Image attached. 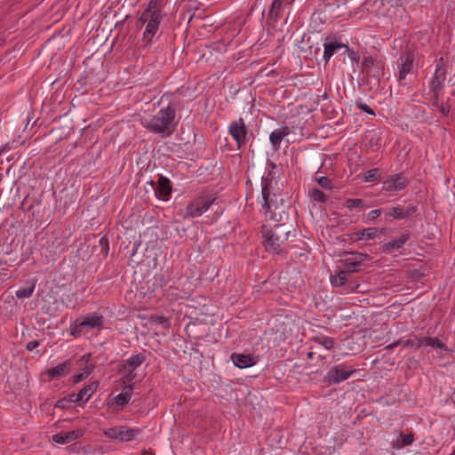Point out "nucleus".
<instances>
[{"instance_id": "f257e3e1", "label": "nucleus", "mask_w": 455, "mask_h": 455, "mask_svg": "<svg viewBox=\"0 0 455 455\" xmlns=\"http://www.w3.org/2000/svg\"><path fill=\"white\" fill-rule=\"evenodd\" d=\"M262 205L261 212L270 220L281 221L283 216H287V196L281 192L277 182L267 177L262 178Z\"/></svg>"}, {"instance_id": "f03ea898", "label": "nucleus", "mask_w": 455, "mask_h": 455, "mask_svg": "<svg viewBox=\"0 0 455 455\" xmlns=\"http://www.w3.org/2000/svg\"><path fill=\"white\" fill-rule=\"evenodd\" d=\"M175 108L169 105L160 109L151 118H143L141 124L149 132L159 134L162 138H166L171 136L175 131Z\"/></svg>"}, {"instance_id": "7ed1b4c3", "label": "nucleus", "mask_w": 455, "mask_h": 455, "mask_svg": "<svg viewBox=\"0 0 455 455\" xmlns=\"http://www.w3.org/2000/svg\"><path fill=\"white\" fill-rule=\"evenodd\" d=\"M264 245L266 251L272 254H280L284 243L291 233L290 227L285 223L277 224L274 228L263 227Z\"/></svg>"}, {"instance_id": "20e7f679", "label": "nucleus", "mask_w": 455, "mask_h": 455, "mask_svg": "<svg viewBox=\"0 0 455 455\" xmlns=\"http://www.w3.org/2000/svg\"><path fill=\"white\" fill-rule=\"evenodd\" d=\"M105 317L99 312L88 313L82 318L76 319L70 325L71 336L77 338L90 330L101 331L104 328Z\"/></svg>"}, {"instance_id": "39448f33", "label": "nucleus", "mask_w": 455, "mask_h": 455, "mask_svg": "<svg viewBox=\"0 0 455 455\" xmlns=\"http://www.w3.org/2000/svg\"><path fill=\"white\" fill-rule=\"evenodd\" d=\"M216 197L209 193L203 191L188 203L185 212L182 215L184 219H194L202 216L207 212L215 202Z\"/></svg>"}, {"instance_id": "423d86ee", "label": "nucleus", "mask_w": 455, "mask_h": 455, "mask_svg": "<svg viewBox=\"0 0 455 455\" xmlns=\"http://www.w3.org/2000/svg\"><path fill=\"white\" fill-rule=\"evenodd\" d=\"M146 361V355L143 353H139L132 355L126 360H124L119 368V371L123 373L122 382L128 384L132 382L137 378L136 370Z\"/></svg>"}, {"instance_id": "0eeeda50", "label": "nucleus", "mask_w": 455, "mask_h": 455, "mask_svg": "<svg viewBox=\"0 0 455 455\" xmlns=\"http://www.w3.org/2000/svg\"><path fill=\"white\" fill-rule=\"evenodd\" d=\"M352 273L349 270H339L336 275H331L330 281L333 287H340L341 293H349L358 289L359 284L349 279Z\"/></svg>"}, {"instance_id": "6e6552de", "label": "nucleus", "mask_w": 455, "mask_h": 455, "mask_svg": "<svg viewBox=\"0 0 455 455\" xmlns=\"http://www.w3.org/2000/svg\"><path fill=\"white\" fill-rule=\"evenodd\" d=\"M446 80V69L443 58H440L435 62V68L433 77L428 83L429 93H440L444 86Z\"/></svg>"}, {"instance_id": "1a4fd4ad", "label": "nucleus", "mask_w": 455, "mask_h": 455, "mask_svg": "<svg viewBox=\"0 0 455 455\" xmlns=\"http://www.w3.org/2000/svg\"><path fill=\"white\" fill-rule=\"evenodd\" d=\"M355 370L344 363L331 368L324 376V382L328 385L339 384L352 376Z\"/></svg>"}, {"instance_id": "9d476101", "label": "nucleus", "mask_w": 455, "mask_h": 455, "mask_svg": "<svg viewBox=\"0 0 455 455\" xmlns=\"http://www.w3.org/2000/svg\"><path fill=\"white\" fill-rule=\"evenodd\" d=\"M140 430L130 428L125 426L113 427L103 431L104 435L110 439L118 440L120 442H130L135 439Z\"/></svg>"}, {"instance_id": "9b49d317", "label": "nucleus", "mask_w": 455, "mask_h": 455, "mask_svg": "<svg viewBox=\"0 0 455 455\" xmlns=\"http://www.w3.org/2000/svg\"><path fill=\"white\" fill-rule=\"evenodd\" d=\"M409 185L407 177L400 172L387 177L382 182V190L387 192H400Z\"/></svg>"}, {"instance_id": "f8f14e48", "label": "nucleus", "mask_w": 455, "mask_h": 455, "mask_svg": "<svg viewBox=\"0 0 455 455\" xmlns=\"http://www.w3.org/2000/svg\"><path fill=\"white\" fill-rule=\"evenodd\" d=\"M228 132L236 141L238 148H241L248 140V132L243 118L232 122L228 127Z\"/></svg>"}, {"instance_id": "ddd939ff", "label": "nucleus", "mask_w": 455, "mask_h": 455, "mask_svg": "<svg viewBox=\"0 0 455 455\" xmlns=\"http://www.w3.org/2000/svg\"><path fill=\"white\" fill-rule=\"evenodd\" d=\"M164 18V13L153 12L150 15V20L148 23L146 25L145 31L143 33V40L148 44L150 43L157 33L159 29V25L161 24Z\"/></svg>"}, {"instance_id": "4468645a", "label": "nucleus", "mask_w": 455, "mask_h": 455, "mask_svg": "<svg viewBox=\"0 0 455 455\" xmlns=\"http://www.w3.org/2000/svg\"><path fill=\"white\" fill-rule=\"evenodd\" d=\"M384 62L382 60H376L372 57H365L362 63V72L367 76H373L379 77L383 74Z\"/></svg>"}, {"instance_id": "2eb2a0df", "label": "nucleus", "mask_w": 455, "mask_h": 455, "mask_svg": "<svg viewBox=\"0 0 455 455\" xmlns=\"http://www.w3.org/2000/svg\"><path fill=\"white\" fill-rule=\"evenodd\" d=\"M323 60L327 63L331 58L339 51L344 50L345 52H349V47L341 42L337 41L336 39H331L327 37L323 44Z\"/></svg>"}, {"instance_id": "dca6fc26", "label": "nucleus", "mask_w": 455, "mask_h": 455, "mask_svg": "<svg viewBox=\"0 0 455 455\" xmlns=\"http://www.w3.org/2000/svg\"><path fill=\"white\" fill-rule=\"evenodd\" d=\"M368 259L369 256L362 252H348L343 260L344 269L349 270L350 273H355L357 271V267Z\"/></svg>"}, {"instance_id": "f3484780", "label": "nucleus", "mask_w": 455, "mask_h": 455, "mask_svg": "<svg viewBox=\"0 0 455 455\" xmlns=\"http://www.w3.org/2000/svg\"><path fill=\"white\" fill-rule=\"evenodd\" d=\"M413 56L410 52L401 54L398 64V80L403 81L413 71Z\"/></svg>"}, {"instance_id": "a211bd4d", "label": "nucleus", "mask_w": 455, "mask_h": 455, "mask_svg": "<svg viewBox=\"0 0 455 455\" xmlns=\"http://www.w3.org/2000/svg\"><path fill=\"white\" fill-rule=\"evenodd\" d=\"M172 191L171 180L161 175L157 181V187L156 188V196L164 201H167Z\"/></svg>"}, {"instance_id": "6ab92c4d", "label": "nucleus", "mask_w": 455, "mask_h": 455, "mask_svg": "<svg viewBox=\"0 0 455 455\" xmlns=\"http://www.w3.org/2000/svg\"><path fill=\"white\" fill-rule=\"evenodd\" d=\"M291 132V130L289 126H282L273 131L269 135V140L272 145V148L275 150H278L280 148V144L283 138L288 136Z\"/></svg>"}, {"instance_id": "aec40b11", "label": "nucleus", "mask_w": 455, "mask_h": 455, "mask_svg": "<svg viewBox=\"0 0 455 455\" xmlns=\"http://www.w3.org/2000/svg\"><path fill=\"white\" fill-rule=\"evenodd\" d=\"M231 360L234 364L240 369L248 368L256 363L255 359L251 355L233 353L231 355Z\"/></svg>"}, {"instance_id": "412c9836", "label": "nucleus", "mask_w": 455, "mask_h": 455, "mask_svg": "<svg viewBox=\"0 0 455 455\" xmlns=\"http://www.w3.org/2000/svg\"><path fill=\"white\" fill-rule=\"evenodd\" d=\"M81 436L80 431H69L65 433H58L53 435L52 441L60 443L66 444L69 443Z\"/></svg>"}, {"instance_id": "4be33fe9", "label": "nucleus", "mask_w": 455, "mask_h": 455, "mask_svg": "<svg viewBox=\"0 0 455 455\" xmlns=\"http://www.w3.org/2000/svg\"><path fill=\"white\" fill-rule=\"evenodd\" d=\"M69 371H70V363L68 361H67V362L58 364L55 367L48 369L46 371V373L52 379H57V378H60V377L66 375L67 373L69 372Z\"/></svg>"}, {"instance_id": "5701e85b", "label": "nucleus", "mask_w": 455, "mask_h": 455, "mask_svg": "<svg viewBox=\"0 0 455 455\" xmlns=\"http://www.w3.org/2000/svg\"><path fill=\"white\" fill-rule=\"evenodd\" d=\"M399 345L403 346V347H413L414 349H419L421 347V342L420 338L418 337L414 333H411L408 337H403L399 339Z\"/></svg>"}, {"instance_id": "b1692460", "label": "nucleus", "mask_w": 455, "mask_h": 455, "mask_svg": "<svg viewBox=\"0 0 455 455\" xmlns=\"http://www.w3.org/2000/svg\"><path fill=\"white\" fill-rule=\"evenodd\" d=\"M98 387H99V384L97 382H92L89 385H86L85 387H84L77 393V396L80 397L83 403H84L96 392Z\"/></svg>"}, {"instance_id": "393cba45", "label": "nucleus", "mask_w": 455, "mask_h": 455, "mask_svg": "<svg viewBox=\"0 0 455 455\" xmlns=\"http://www.w3.org/2000/svg\"><path fill=\"white\" fill-rule=\"evenodd\" d=\"M283 0H274L268 12L269 19L276 23L281 18Z\"/></svg>"}, {"instance_id": "a878e982", "label": "nucleus", "mask_w": 455, "mask_h": 455, "mask_svg": "<svg viewBox=\"0 0 455 455\" xmlns=\"http://www.w3.org/2000/svg\"><path fill=\"white\" fill-rule=\"evenodd\" d=\"M409 235L403 234L399 237L393 239L384 244L385 249L388 251L398 250L403 246V244L408 241Z\"/></svg>"}, {"instance_id": "bb28decb", "label": "nucleus", "mask_w": 455, "mask_h": 455, "mask_svg": "<svg viewBox=\"0 0 455 455\" xmlns=\"http://www.w3.org/2000/svg\"><path fill=\"white\" fill-rule=\"evenodd\" d=\"M420 342H421V347H425V346H429V347L440 348L443 350H447L446 345L437 338H429V337L420 338Z\"/></svg>"}, {"instance_id": "cd10ccee", "label": "nucleus", "mask_w": 455, "mask_h": 455, "mask_svg": "<svg viewBox=\"0 0 455 455\" xmlns=\"http://www.w3.org/2000/svg\"><path fill=\"white\" fill-rule=\"evenodd\" d=\"M36 281L32 280L27 287L20 288L16 291L18 299L30 298L35 291Z\"/></svg>"}, {"instance_id": "c85d7f7f", "label": "nucleus", "mask_w": 455, "mask_h": 455, "mask_svg": "<svg viewBox=\"0 0 455 455\" xmlns=\"http://www.w3.org/2000/svg\"><path fill=\"white\" fill-rule=\"evenodd\" d=\"M400 436L401 440H397L396 443H394V448L395 449L409 446L414 442V435L412 433L403 434L400 432Z\"/></svg>"}, {"instance_id": "c756f323", "label": "nucleus", "mask_w": 455, "mask_h": 455, "mask_svg": "<svg viewBox=\"0 0 455 455\" xmlns=\"http://www.w3.org/2000/svg\"><path fill=\"white\" fill-rule=\"evenodd\" d=\"M378 232L379 229L376 228H368L355 233V235L359 240H369L374 238Z\"/></svg>"}, {"instance_id": "7c9ffc66", "label": "nucleus", "mask_w": 455, "mask_h": 455, "mask_svg": "<svg viewBox=\"0 0 455 455\" xmlns=\"http://www.w3.org/2000/svg\"><path fill=\"white\" fill-rule=\"evenodd\" d=\"M308 194L310 199L314 202L327 203L329 200L328 196H326L322 190L318 188L310 189Z\"/></svg>"}, {"instance_id": "2f4dec72", "label": "nucleus", "mask_w": 455, "mask_h": 455, "mask_svg": "<svg viewBox=\"0 0 455 455\" xmlns=\"http://www.w3.org/2000/svg\"><path fill=\"white\" fill-rule=\"evenodd\" d=\"M386 216H388L394 220H403V208L401 206L390 207L384 211Z\"/></svg>"}, {"instance_id": "473e14b6", "label": "nucleus", "mask_w": 455, "mask_h": 455, "mask_svg": "<svg viewBox=\"0 0 455 455\" xmlns=\"http://www.w3.org/2000/svg\"><path fill=\"white\" fill-rule=\"evenodd\" d=\"M381 179L380 172L378 168L371 169L365 172L363 180L366 182H373Z\"/></svg>"}, {"instance_id": "72a5a7b5", "label": "nucleus", "mask_w": 455, "mask_h": 455, "mask_svg": "<svg viewBox=\"0 0 455 455\" xmlns=\"http://www.w3.org/2000/svg\"><path fill=\"white\" fill-rule=\"evenodd\" d=\"M165 5L164 0H150L148 4L147 8L153 12L163 13L164 7Z\"/></svg>"}, {"instance_id": "f704fd0d", "label": "nucleus", "mask_w": 455, "mask_h": 455, "mask_svg": "<svg viewBox=\"0 0 455 455\" xmlns=\"http://www.w3.org/2000/svg\"><path fill=\"white\" fill-rule=\"evenodd\" d=\"M315 339L318 344L322 345L323 347H325L328 350L331 349L334 346V340L331 337L320 336V337H316Z\"/></svg>"}, {"instance_id": "c9c22d12", "label": "nucleus", "mask_w": 455, "mask_h": 455, "mask_svg": "<svg viewBox=\"0 0 455 455\" xmlns=\"http://www.w3.org/2000/svg\"><path fill=\"white\" fill-rule=\"evenodd\" d=\"M114 400L116 404L124 407L129 403L131 397L129 396V395H127V393L122 392L121 394L115 396Z\"/></svg>"}, {"instance_id": "e433bc0d", "label": "nucleus", "mask_w": 455, "mask_h": 455, "mask_svg": "<svg viewBox=\"0 0 455 455\" xmlns=\"http://www.w3.org/2000/svg\"><path fill=\"white\" fill-rule=\"evenodd\" d=\"M363 204V201L362 199H357V198L356 199L349 198V199H347L346 202L344 203V205L347 209H350V210L358 208V207L362 206Z\"/></svg>"}, {"instance_id": "4c0bfd02", "label": "nucleus", "mask_w": 455, "mask_h": 455, "mask_svg": "<svg viewBox=\"0 0 455 455\" xmlns=\"http://www.w3.org/2000/svg\"><path fill=\"white\" fill-rule=\"evenodd\" d=\"M151 318H152L153 323L161 324L164 328H167L170 326L168 318H166L164 315H156V316H152Z\"/></svg>"}, {"instance_id": "58836bf2", "label": "nucleus", "mask_w": 455, "mask_h": 455, "mask_svg": "<svg viewBox=\"0 0 455 455\" xmlns=\"http://www.w3.org/2000/svg\"><path fill=\"white\" fill-rule=\"evenodd\" d=\"M318 184L320 187H322L324 189H331L332 188V182L331 180L325 177V176H322L318 179L317 180Z\"/></svg>"}, {"instance_id": "ea45409f", "label": "nucleus", "mask_w": 455, "mask_h": 455, "mask_svg": "<svg viewBox=\"0 0 455 455\" xmlns=\"http://www.w3.org/2000/svg\"><path fill=\"white\" fill-rule=\"evenodd\" d=\"M90 374L89 371H84V372H79L72 377L73 383L76 384L84 380L86 377H88Z\"/></svg>"}, {"instance_id": "a19ab883", "label": "nucleus", "mask_w": 455, "mask_h": 455, "mask_svg": "<svg viewBox=\"0 0 455 455\" xmlns=\"http://www.w3.org/2000/svg\"><path fill=\"white\" fill-rule=\"evenodd\" d=\"M153 14V12L148 10V8H146L140 17V20L139 21L142 22V23H148V20H150V15Z\"/></svg>"}, {"instance_id": "79ce46f5", "label": "nucleus", "mask_w": 455, "mask_h": 455, "mask_svg": "<svg viewBox=\"0 0 455 455\" xmlns=\"http://www.w3.org/2000/svg\"><path fill=\"white\" fill-rule=\"evenodd\" d=\"M356 106L358 108H360L363 112L369 114V115H371V116H375L374 110L367 104L363 103V102H358V103H356Z\"/></svg>"}, {"instance_id": "37998d69", "label": "nucleus", "mask_w": 455, "mask_h": 455, "mask_svg": "<svg viewBox=\"0 0 455 455\" xmlns=\"http://www.w3.org/2000/svg\"><path fill=\"white\" fill-rule=\"evenodd\" d=\"M416 211H417V207L414 205H411V206L407 207L406 209H403L404 219L411 216L413 213L416 212Z\"/></svg>"}, {"instance_id": "c03bdc74", "label": "nucleus", "mask_w": 455, "mask_h": 455, "mask_svg": "<svg viewBox=\"0 0 455 455\" xmlns=\"http://www.w3.org/2000/svg\"><path fill=\"white\" fill-rule=\"evenodd\" d=\"M381 214V210L379 209H375V210H371L369 213H368V220H373L375 219H377L378 217H379Z\"/></svg>"}, {"instance_id": "a18cd8bd", "label": "nucleus", "mask_w": 455, "mask_h": 455, "mask_svg": "<svg viewBox=\"0 0 455 455\" xmlns=\"http://www.w3.org/2000/svg\"><path fill=\"white\" fill-rule=\"evenodd\" d=\"M443 116H447L451 111V106L449 104H441L438 109Z\"/></svg>"}, {"instance_id": "49530a36", "label": "nucleus", "mask_w": 455, "mask_h": 455, "mask_svg": "<svg viewBox=\"0 0 455 455\" xmlns=\"http://www.w3.org/2000/svg\"><path fill=\"white\" fill-rule=\"evenodd\" d=\"M133 388H134V384H132V382L128 383V384H124V387H123L122 392L127 393V395H129V396L132 397Z\"/></svg>"}, {"instance_id": "de8ad7c7", "label": "nucleus", "mask_w": 455, "mask_h": 455, "mask_svg": "<svg viewBox=\"0 0 455 455\" xmlns=\"http://www.w3.org/2000/svg\"><path fill=\"white\" fill-rule=\"evenodd\" d=\"M439 98H440V93L432 94V100H433L432 105L434 108H436L437 109H439V107L441 106L439 104Z\"/></svg>"}, {"instance_id": "09e8293b", "label": "nucleus", "mask_w": 455, "mask_h": 455, "mask_svg": "<svg viewBox=\"0 0 455 455\" xmlns=\"http://www.w3.org/2000/svg\"><path fill=\"white\" fill-rule=\"evenodd\" d=\"M39 346V342L37 340H32L28 342L26 346V348L28 351H33L35 348H36Z\"/></svg>"}, {"instance_id": "8fccbe9b", "label": "nucleus", "mask_w": 455, "mask_h": 455, "mask_svg": "<svg viewBox=\"0 0 455 455\" xmlns=\"http://www.w3.org/2000/svg\"><path fill=\"white\" fill-rule=\"evenodd\" d=\"M69 401L75 403H83L80 397L77 396V394H71L69 395Z\"/></svg>"}, {"instance_id": "3c124183", "label": "nucleus", "mask_w": 455, "mask_h": 455, "mask_svg": "<svg viewBox=\"0 0 455 455\" xmlns=\"http://www.w3.org/2000/svg\"><path fill=\"white\" fill-rule=\"evenodd\" d=\"M348 53V56L349 58L352 60H355V61H357L359 60V57H358V53L354 52V51H351L349 49V52H347Z\"/></svg>"}, {"instance_id": "603ef678", "label": "nucleus", "mask_w": 455, "mask_h": 455, "mask_svg": "<svg viewBox=\"0 0 455 455\" xmlns=\"http://www.w3.org/2000/svg\"><path fill=\"white\" fill-rule=\"evenodd\" d=\"M397 346H399V341L395 340V341H394L393 343H391V344L387 345V346L386 347V349H387V350H390V349H393L394 347H397Z\"/></svg>"}, {"instance_id": "864d4df0", "label": "nucleus", "mask_w": 455, "mask_h": 455, "mask_svg": "<svg viewBox=\"0 0 455 455\" xmlns=\"http://www.w3.org/2000/svg\"><path fill=\"white\" fill-rule=\"evenodd\" d=\"M66 403V400L65 399H61V400H59L56 404H55V407H60V408H63L65 406V403Z\"/></svg>"}, {"instance_id": "5fc2aeb1", "label": "nucleus", "mask_w": 455, "mask_h": 455, "mask_svg": "<svg viewBox=\"0 0 455 455\" xmlns=\"http://www.w3.org/2000/svg\"><path fill=\"white\" fill-rule=\"evenodd\" d=\"M100 243L101 245H106V247L108 248V240L105 237H101Z\"/></svg>"}, {"instance_id": "6e6d98bb", "label": "nucleus", "mask_w": 455, "mask_h": 455, "mask_svg": "<svg viewBox=\"0 0 455 455\" xmlns=\"http://www.w3.org/2000/svg\"><path fill=\"white\" fill-rule=\"evenodd\" d=\"M307 356H308V358H312V356H313V353H312V352H309V353L307 354Z\"/></svg>"}, {"instance_id": "4d7b16f0", "label": "nucleus", "mask_w": 455, "mask_h": 455, "mask_svg": "<svg viewBox=\"0 0 455 455\" xmlns=\"http://www.w3.org/2000/svg\"><path fill=\"white\" fill-rule=\"evenodd\" d=\"M451 455H455V451Z\"/></svg>"}]
</instances>
